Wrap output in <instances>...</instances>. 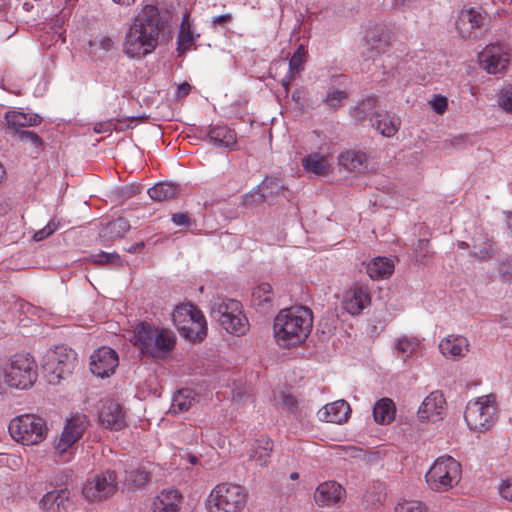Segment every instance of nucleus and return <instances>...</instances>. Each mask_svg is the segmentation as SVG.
I'll list each match as a JSON object with an SVG mask.
<instances>
[{
    "mask_svg": "<svg viewBox=\"0 0 512 512\" xmlns=\"http://www.w3.org/2000/svg\"><path fill=\"white\" fill-rule=\"evenodd\" d=\"M155 327L142 322L135 327L134 330V345L141 350L142 354L147 355L149 348H152V337Z\"/></svg>",
    "mask_w": 512,
    "mask_h": 512,
    "instance_id": "32",
    "label": "nucleus"
},
{
    "mask_svg": "<svg viewBox=\"0 0 512 512\" xmlns=\"http://www.w3.org/2000/svg\"><path fill=\"white\" fill-rule=\"evenodd\" d=\"M478 62L489 74L503 73L510 62V52L503 45L490 44L478 54Z\"/></svg>",
    "mask_w": 512,
    "mask_h": 512,
    "instance_id": "12",
    "label": "nucleus"
},
{
    "mask_svg": "<svg viewBox=\"0 0 512 512\" xmlns=\"http://www.w3.org/2000/svg\"><path fill=\"white\" fill-rule=\"evenodd\" d=\"M69 497L67 489L52 490L43 495L39 505L44 512H65Z\"/></svg>",
    "mask_w": 512,
    "mask_h": 512,
    "instance_id": "24",
    "label": "nucleus"
},
{
    "mask_svg": "<svg viewBox=\"0 0 512 512\" xmlns=\"http://www.w3.org/2000/svg\"><path fill=\"white\" fill-rule=\"evenodd\" d=\"M89 45L91 47L97 46V47H99V49L104 50V51H110L114 47V41L111 37L104 35V36L97 37L93 40H90Z\"/></svg>",
    "mask_w": 512,
    "mask_h": 512,
    "instance_id": "52",
    "label": "nucleus"
},
{
    "mask_svg": "<svg viewBox=\"0 0 512 512\" xmlns=\"http://www.w3.org/2000/svg\"><path fill=\"white\" fill-rule=\"evenodd\" d=\"M302 166L308 173L324 176L329 172L330 163L326 156L319 153H312L302 159Z\"/></svg>",
    "mask_w": 512,
    "mask_h": 512,
    "instance_id": "31",
    "label": "nucleus"
},
{
    "mask_svg": "<svg viewBox=\"0 0 512 512\" xmlns=\"http://www.w3.org/2000/svg\"><path fill=\"white\" fill-rule=\"evenodd\" d=\"M163 29L164 22L159 9L154 5H145L126 29L122 43L123 53L131 59H142L153 53L159 45Z\"/></svg>",
    "mask_w": 512,
    "mask_h": 512,
    "instance_id": "1",
    "label": "nucleus"
},
{
    "mask_svg": "<svg viewBox=\"0 0 512 512\" xmlns=\"http://www.w3.org/2000/svg\"><path fill=\"white\" fill-rule=\"evenodd\" d=\"M469 346L470 344L466 337L461 335H448L440 341L439 350L444 357L457 360L465 357L469 351Z\"/></svg>",
    "mask_w": 512,
    "mask_h": 512,
    "instance_id": "16",
    "label": "nucleus"
},
{
    "mask_svg": "<svg viewBox=\"0 0 512 512\" xmlns=\"http://www.w3.org/2000/svg\"><path fill=\"white\" fill-rule=\"evenodd\" d=\"M151 472L145 466H139L136 469L126 472V482L133 489H141L149 481Z\"/></svg>",
    "mask_w": 512,
    "mask_h": 512,
    "instance_id": "41",
    "label": "nucleus"
},
{
    "mask_svg": "<svg viewBox=\"0 0 512 512\" xmlns=\"http://www.w3.org/2000/svg\"><path fill=\"white\" fill-rule=\"evenodd\" d=\"M281 401L289 410H293L297 407V399L291 394H282Z\"/></svg>",
    "mask_w": 512,
    "mask_h": 512,
    "instance_id": "58",
    "label": "nucleus"
},
{
    "mask_svg": "<svg viewBox=\"0 0 512 512\" xmlns=\"http://www.w3.org/2000/svg\"><path fill=\"white\" fill-rule=\"evenodd\" d=\"M257 187L262 195H266V199L273 195L279 194L282 190H284V185L281 180L271 177L265 178Z\"/></svg>",
    "mask_w": 512,
    "mask_h": 512,
    "instance_id": "46",
    "label": "nucleus"
},
{
    "mask_svg": "<svg viewBox=\"0 0 512 512\" xmlns=\"http://www.w3.org/2000/svg\"><path fill=\"white\" fill-rule=\"evenodd\" d=\"M394 271V264L385 257H377L367 265V274L371 279H384Z\"/></svg>",
    "mask_w": 512,
    "mask_h": 512,
    "instance_id": "37",
    "label": "nucleus"
},
{
    "mask_svg": "<svg viewBox=\"0 0 512 512\" xmlns=\"http://www.w3.org/2000/svg\"><path fill=\"white\" fill-rule=\"evenodd\" d=\"M78 364L77 354L71 348L60 345L46 352L43 370L50 384L56 385L71 375Z\"/></svg>",
    "mask_w": 512,
    "mask_h": 512,
    "instance_id": "4",
    "label": "nucleus"
},
{
    "mask_svg": "<svg viewBox=\"0 0 512 512\" xmlns=\"http://www.w3.org/2000/svg\"><path fill=\"white\" fill-rule=\"evenodd\" d=\"M370 302L371 297L367 289L355 285L345 293L342 305L345 311L356 316L359 315Z\"/></svg>",
    "mask_w": 512,
    "mask_h": 512,
    "instance_id": "15",
    "label": "nucleus"
},
{
    "mask_svg": "<svg viewBox=\"0 0 512 512\" xmlns=\"http://www.w3.org/2000/svg\"><path fill=\"white\" fill-rule=\"evenodd\" d=\"M461 464L451 456L437 458L426 473V483L436 492H445L461 480Z\"/></svg>",
    "mask_w": 512,
    "mask_h": 512,
    "instance_id": "5",
    "label": "nucleus"
},
{
    "mask_svg": "<svg viewBox=\"0 0 512 512\" xmlns=\"http://www.w3.org/2000/svg\"><path fill=\"white\" fill-rule=\"evenodd\" d=\"M143 247H144V242H137V243L131 245L130 247L126 248V251L129 253H136V252L142 250Z\"/></svg>",
    "mask_w": 512,
    "mask_h": 512,
    "instance_id": "62",
    "label": "nucleus"
},
{
    "mask_svg": "<svg viewBox=\"0 0 512 512\" xmlns=\"http://www.w3.org/2000/svg\"><path fill=\"white\" fill-rule=\"evenodd\" d=\"M181 495L175 489L163 490L153 501V512H179Z\"/></svg>",
    "mask_w": 512,
    "mask_h": 512,
    "instance_id": "26",
    "label": "nucleus"
},
{
    "mask_svg": "<svg viewBox=\"0 0 512 512\" xmlns=\"http://www.w3.org/2000/svg\"><path fill=\"white\" fill-rule=\"evenodd\" d=\"M194 316L188 319L185 327L179 329L180 334L191 341H201L207 333L206 320L202 312H194Z\"/></svg>",
    "mask_w": 512,
    "mask_h": 512,
    "instance_id": "25",
    "label": "nucleus"
},
{
    "mask_svg": "<svg viewBox=\"0 0 512 512\" xmlns=\"http://www.w3.org/2000/svg\"><path fill=\"white\" fill-rule=\"evenodd\" d=\"M117 489L116 472L106 470L88 478L82 488V494L89 502H99L112 497Z\"/></svg>",
    "mask_w": 512,
    "mask_h": 512,
    "instance_id": "11",
    "label": "nucleus"
},
{
    "mask_svg": "<svg viewBox=\"0 0 512 512\" xmlns=\"http://www.w3.org/2000/svg\"><path fill=\"white\" fill-rule=\"evenodd\" d=\"M369 120L371 126L384 137L394 136L401 126V120L398 116L383 111L374 112L372 116L369 117Z\"/></svg>",
    "mask_w": 512,
    "mask_h": 512,
    "instance_id": "22",
    "label": "nucleus"
},
{
    "mask_svg": "<svg viewBox=\"0 0 512 512\" xmlns=\"http://www.w3.org/2000/svg\"><path fill=\"white\" fill-rule=\"evenodd\" d=\"M114 3L122 6H130L136 2V0H112Z\"/></svg>",
    "mask_w": 512,
    "mask_h": 512,
    "instance_id": "63",
    "label": "nucleus"
},
{
    "mask_svg": "<svg viewBox=\"0 0 512 512\" xmlns=\"http://www.w3.org/2000/svg\"><path fill=\"white\" fill-rule=\"evenodd\" d=\"M422 347L417 337L403 336L395 340L394 352L398 358L403 360L416 354Z\"/></svg>",
    "mask_w": 512,
    "mask_h": 512,
    "instance_id": "33",
    "label": "nucleus"
},
{
    "mask_svg": "<svg viewBox=\"0 0 512 512\" xmlns=\"http://www.w3.org/2000/svg\"><path fill=\"white\" fill-rule=\"evenodd\" d=\"M273 302L274 293L269 283H261L253 289L251 303L259 312H269L273 308Z\"/></svg>",
    "mask_w": 512,
    "mask_h": 512,
    "instance_id": "27",
    "label": "nucleus"
},
{
    "mask_svg": "<svg viewBox=\"0 0 512 512\" xmlns=\"http://www.w3.org/2000/svg\"><path fill=\"white\" fill-rule=\"evenodd\" d=\"M307 53L308 52L304 44H300L297 47L289 60V70L292 72V74L299 75L303 71V65L306 61Z\"/></svg>",
    "mask_w": 512,
    "mask_h": 512,
    "instance_id": "45",
    "label": "nucleus"
},
{
    "mask_svg": "<svg viewBox=\"0 0 512 512\" xmlns=\"http://www.w3.org/2000/svg\"><path fill=\"white\" fill-rule=\"evenodd\" d=\"M273 449V442L269 438H261L254 442L249 453V459L260 466H265Z\"/></svg>",
    "mask_w": 512,
    "mask_h": 512,
    "instance_id": "36",
    "label": "nucleus"
},
{
    "mask_svg": "<svg viewBox=\"0 0 512 512\" xmlns=\"http://www.w3.org/2000/svg\"><path fill=\"white\" fill-rule=\"evenodd\" d=\"M5 383L17 389H27L37 379L35 363L25 355H15L4 369Z\"/></svg>",
    "mask_w": 512,
    "mask_h": 512,
    "instance_id": "10",
    "label": "nucleus"
},
{
    "mask_svg": "<svg viewBox=\"0 0 512 512\" xmlns=\"http://www.w3.org/2000/svg\"><path fill=\"white\" fill-rule=\"evenodd\" d=\"M190 89H191V86L187 82L182 83L177 88V96L178 97L186 96L190 92Z\"/></svg>",
    "mask_w": 512,
    "mask_h": 512,
    "instance_id": "61",
    "label": "nucleus"
},
{
    "mask_svg": "<svg viewBox=\"0 0 512 512\" xmlns=\"http://www.w3.org/2000/svg\"><path fill=\"white\" fill-rule=\"evenodd\" d=\"M246 502V491L237 484H218L209 496L210 512H241Z\"/></svg>",
    "mask_w": 512,
    "mask_h": 512,
    "instance_id": "9",
    "label": "nucleus"
},
{
    "mask_svg": "<svg viewBox=\"0 0 512 512\" xmlns=\"http://www.w3.org/2000/svg\"><path fill=\"white\" fill-rule=\"evenodd\" d=\"M56 228L57 225L54 222H49L44 228L34 233L33 239L35 241H42L53 234Z\"/></svg>",
    "mask_w": 512,
    "mask_h": 512,
    "instance_id": "55",
    "label": "nucleus"
},
{
    "mask_svg": "<svg viewBox=\"0 0 512 512\" xmlns=\"http://www.w3.org/2000/svg\"><path fill=\"white\" fill-rule=\"evenodd\" d=\"M210 313L228 333L240 335L246 331L247 318L239 301L217 297L212 301Z\"/></svg>",
    "mask_w": 512,
    "mask_h": 512,
    "instance_id": "6",
    "label": "nucleus"
},
{
    "mask_svg": "<svg viewBox=\"0 0 512 512\" xmlns=\"http://www.w3.org/2000/svg\"><path fill=\"white\" fill-rule=\"evenodd\" d=\"M175 342L176 339L173 332L166 329L160 330L155 327L152 337V348H149L147 355L162 358L172 351L175 346Z\"/></svg>",
    "mask_w": 512,
    "mask_h": 512,
    "instance_id": "20",
    "label": "nucleus"
},
{
    "mask_svg": "<svg viewBox=\"0 0 512 512\" xmlns=\"http://www.w3.org/2000/svg\"><path fill=\"white\" fill-rule=\"evenodd\" d=\"M8 431L14 441L33 446L47 438L49 429L46 420L42 417L35 414H22L10 421Z\"/></svg>",
    "mask_w": 512,
    "mask_h": 512,
    "instance_id": "3",
    "label": "nucleus"
},
{
    "mask_svg": "<svg viewBox=\"0 0 512 512\" xmlns=\"http://www.w3.org/2000/svg\"><path fill=\"white\" fill-rule=\"evenodd\" d=\"M446 400L440 391H433L422 401L417 417L421 422H437L443 419Z\"/></svg>",
    "mask_w": 512,
    "mask_h": 512,
    "instance_id": "13",
    "label": "nucleus"
},
{
    "mask_svg": "<svg viewBox=\"0 0 512 512\" xmlns=\"http://www.w3.org/2000/svg\"><path fill=\"white\" fill-rule=\"evenodd\" d=\"M344 489L335 481L321 483L315 493L314 499L319 506H333L343 497Z\"/></svg>",
    "mask_w": 512,
    "mask_h": 512,
    "instance_id": "21",
    "label": "nucleus"
},
{
    "mask_svg": "<svg viewBox=\"0 0 512 512\" xmlns=\"http://www.w3.org/2000/svg\"><path fill=\"white\" fill-rule=\"evenodd\" d=\"M351 408L345 400H337L323 406L317 413L322 421L341 424L350 417Z\"/></svg>",
    "mask_w": 512,
    "mask_h": 512,
    "instance_id": "19",
    "label": "nucleus"
},
{
    "mask_svg": "<svg viewBox=\"0 0 512 512\" xmlns=\"http://www.w3.org/2000/svg\"><path fill=\"white\" fill-rule=\"evenodd\" d=\"M313 325L312 311L305 306L281 310L274 319V337L279 346L289 348L303 343Z\"/></svg>",
    "mask_w": 512,
    "mask_h": 512,
    "instance_id": "2",
    "label": "nucleus"
},
{
    "mask_svg": "<svg viewBox=\"0 0 512 512\" xmlns=\"http://www.w3.org/2000/svg\"><path fill=\"white\" fill-rule=\"evenodd\" d=\"M118 362V355L113 349L102 347L91 355L90 370L98 377H109L114 373Z\"/></svg>",
    "mask_w": 512,
    "mask_h": 512,
    "instance_id": "14",
    "label": "nucleus"
},
{
    "mask_svg": "<svg viewBox=\"0 0 512 512\" xmlns=\"http://www.w3.org/2000/svg\"><path fill=\"white\" fill-rule=\"evenodd\" d=\"M496 412L494 395H485L467 403L464 419L470 430L483 433L494 426Z\"/></svg>",
    "mask_w": 512,
    "mask_h": 512,
    "instance_id": "8",
    "label": "nucleus"
},
{
    "mask_svg": "<svg viewBox=\"0 0 512 512\" xmlns=\"http://www.w3.org/2000/svg\"><path fill=\"white\" fill-rule=\"evenodd\" d=\"M498 104L506 112L512 113V86L501 90L498 96Z\"/></svg>",
    "mask_w": 512,
    "mask_h": 512,
    "instance_id": "50",
    "label": "nucleus"
},
{
    "mask_svg": "<svg viewBox=\"0 0 512 512\" xmlns=\"http://www.w3.org/2000/svg\"><path fill=\"white\" fill-rule=\"evenodd\" d=\"M348 93L345 90H339L335 87H329L323 102L331 109H339L347 100Z\"/></svg>",
    "mask_w": 512,
    "mask_h": 512,
    "instance_id": "43",
    "label": "nucleus"
},
{
    "mask_svg": "<svg viewBox=\"0 0 512 512\" xmlns=\"http://www.w3.org/2000/svg\"><path fill=\"white\" fill-rule=\"evenodd\" d=\"M7 126L15 132L23 130L22 128L37 126L41 123L42 118L35 113H23L18 111H8L5 114Z\"/></svg>",
    "mask_w": 512,
    "mask_h": 512,
    "instance_id": "28",
    "label": "nucleus"
},
{
    "mask_svg": "<svg viewBox=\"0 0 512 512\" xmlns=\"http://www.w3.org/2000/svg\"><path fill=\"white\" fill-rule=\"evenodd\" d=\"M88 426V419L83 414H76L64 424L62 432L53 441L55 455L66 463L74 457L75 444L82 438Z\"/></svg>",
    "mask_w": 512,
    "mask_h": 512,
    "instance_id": "7",
    "label": "nucleus"
},
{
    "mask_svg": "<svg viewBox=\"0 0 512 512\" xmlns=\"http://www.w3.org/2000/svg\"><path fill=\"white\" fill-rule=\"evenodd\" d=\"M188 19V14H185L177 38V51L179 53V56H182L186 51H188L194 45L195 42L194 35L191 30Z\"/></svg>",
    "mask_w": 512,
    "mask_h": 512,
    "instance_id": "38",
    "label": "nucleus"
},
{
    "mask_svg": "<svg viewBox=\"0 0 512 512\" xmlns=\"http://www.w3.org/2000/svg\"><path fill=\"white\" fill-rule=\"evenodd\" d=\"M396 408L389 398H382L373 407V417L379 424H389L395 418Z\"/></svg>",
    "mask_w": 512,
    "mask_h": 512,
    "instance_id": "35",
    "label": "nucleus"
},
{
    "mask_svg": "<svg viewBox=\"0 0 512 512\" xmlns=\"http://www.w3.org/2000/svg\"><path fill=\"white\" fill-rule=\"evenodd\" d=\"M266 200V195H262L258 187L244 194L241 197L240 205L245 208H255Z\"/></svg>",
    "mask_w": 512,
    "mask_h": 512,
    "instance_id": "47",
    "label": "nucleus"
},
{
    "mask_svg": "<svg viewBox=\"0 0 512 512\" xmlns=\"http://www.w3.org/2000/svg\"><path fill=\"white\" fill-rule=\"evenodd\" d=\"M298 74H292V72L289 70L287 75L282 79L281 81V84H282V87L284 88V91L286 93V95L288 94L289 92V87H290V83L291 81L297 76Z\"/></svg>",
    "mask_w": 512,
    "mask_h": 512,
    "instance_id": "60",
    "label": "nucleus"
},
{
    "mask_svg": "<svg viewBox=\"0 0 512 512\" xmlns=\"http://www.w3.org/2000/svg\"><path fill=\"white\" fill-rule=\"evenodd\" d=\"M207 137L216 147L232 149L237 143L236 133L225 125L210 128Z\"/></svg>",
    "mask_w": 512,
    "mask_h": 512,
    "instance_id": "29",
    "label": "nucleus"
},
{
    "mask_svg": "<svg viewBox=\"0 0 512 512\" xmlns=\"http://www.w3.org/2000/svg\"><path fill=\"white\" fill-rule=\"evenodd\" d=\"M485 17L476 9H463L456 20V29L463 38L473 37V32L484 22Z\"/></svg>",
    "mask_w": 512,
    "mask_h": 512,
    "instance_id": "17",
    "label": "nucleus"
},
{
    "mask_svg": "<svg viewBox=\"0 0 512 512\" xmlns=\"http://www.w3.org/2000/svg\"><path fill=\"white\" fill-rule=\"evenodd\" d=\"M15 133L20 141L30 142L35 147H39L43 143L41 138L33 131L20 130Z\"/></svg>",
    "mask_w": 512,
    "mask_h": 512,
    "instance_id": "51",
    "label": "nucleus"
},
{
    "mask_svg": "<svg viewBox=\"0 0 512 512\" xmlns=\"http://www.w3.org/2000/svg\"><path fill=\"white\" fill-rule=\"evenodd\" d=\"M99 420L103 427L116 431L123 429L126 425L122 408L114 401H109L103 406Z\"/></svg>",
    "mask_w": 512,
    "mask_h": 512,
    "instance_id": "18",
    "label": "nucleus"
},
{
    "mask_svg": "<svg viewBox=\"0 0 512 512\" xmlns=\"http://www.w3.org/2000/svg\"><path fill=\"white\" fill-rule=\"evenodd\" d=\"M179 189L178 186L172 183H157L149 188L147 193L151 199L155 201H165L176 197Z\"/></svg>",
    "mask_w": 512,
    "mask_h": 512,
    "instance_id": "39",
    "label": "nucleus"
},
{
    "mask_svg": "<svg viewBox=\"0 0 512 512\" xmlns=\"http://www.w3.org/2000/svg\"><path fill=\"white\" fill-rule=\"evenodd\" d=\"M172 221L174 224H176L178 226H186V225H189V223H190L189 216L186 213L173 214Z\"/></svg>",
    "mask_w": 512,
    "mask_h": 512,
    "instance_id": "57",
    "label": "nucleus"
},
{
    "mask_svg": "<svg viewBox=\"0 0 512 512\" xmlns=\"http://www.w3.org/2000/svg\"><path fill=\"white\" fill-rule=\"evenodd\" d=\"M94 261L98 264L112 263V264L121 265L120 256L116 253L101 252L94 256Z\"/></svg>",
    "mask_w": 512,
    "mask_h": 512,
    "instance_id": "53",
    "label": "nucleus"
},
{
    "mask_svg": "<svg viewBox=\"0 0 512 512\" xmlns=\"http://www.w3.org/2000/svg\"><path fill=\"white\" fill-rule=\"evenodd\" d=\"M430 104L433 110L438 114H443L447 109V98L441 95H434Z\"/></svg>",
    "mask_w": 512,
    "mask_h": 512,
    "instance_id": "54",
    "label": "nucleus"
},
{
    "mask_svg": "<svg viewBox=\"0 0 512 512\" xmlns=\"http://www.w3.org/2000/svg\"><path fill=\"white\" fill-rule=\"evenodd\" d=\"M378 100L374 96L363 99L360 103L350 108V115L356 121H363L372 116L373 110L377 107Z\"/></svg>",
    "mask_w": 512,
    "mask_h": 512,
    "instance_id": "40",
    "label": "nucleus"
},
{
    "mask_svg": "<svg viewBox=\"0 0 512 512\" xmlns=\"http://www.w3.org/2000/svg\"><path fill=\"white\" fill-rule=\"evenodd\" d=\"M395 512H427V507L420 501L409 500L399 503L395 507Z\"/></svg>",
    "mask_w": 512,
    "mask_h": 512,
    "instance_id": "48",
    "label": "nucleus"
},
{
    "mask_svg": "<svg viewBox=\"0 0 512 512\" xmlns=\"http://www.w3.org/2000/svg\"><path fill=\"white\" fill-rule=\"evenodd\" d=\"M196 400V394L191 389H180L177 391L169 408V413L179 414L188 411Z\"/></svg>",
    "mask_w": 512,
    "mask_h": 512,
    "instance_id": "34",
    "label": "nucleus"
},
{
    "mask_svg": "<svg viewBox=\"0 0 512 512\" xmlns=\"http://www.w3.org/2000/svg\"><path fill=\"white\" fill-rule=\"evenodd\" d=\"M198 310L196 306L190 303L176 306L171 316L177 329L179 330L181 327H185V324L188 323V319L195 317L194 312Z\"/></svg>",
    "mask_w": 512,
    "mask_h": 512,
    "instance_id": "42",
    "label": "nucleus"
},
{
    "mask_svg": "<svg viewBox=\"0 0 512 512\" xmlns=\"http://www.w3.org/2000/svg\"><path fill=\"white\" fill-rule=\"evenodd\" d=\"M470 255L480 261L492 258L495 248L492 239L487 234H478L472 238Z\"/></svg>",
    "mask_w": 512,
    "mask_h": 512,
    "instance_id": "30",
    "label": "nucleus"
},
{
    "mask_svg": "<svg viewBox=\"0 0 512 512\" xmlns=\"http://www.w3.org/2000/svg\"><path fill=\"white\" fill-rule=\"evenodd\" d=\"M498 273L503 282L512 283V257H507L499 261Z\"/></svg>",
    "mask_w": 512,
    "mask_h": 512,
    "instance_id": "49",
    "label": "nucleus"
},
{
    "mask_svg": "<svg viewBox=\"0 0 512 512\" xmlns=\"http://www.w3.org/2000/svg\"><path fill=\"white\" fill-rule=\"evenodd\" d=\"M338 163L346 171L365 173L369 169V158L363 151L349 150L338 156Z\"/></svg>",
    "mask_w": 512,
    "mask_h": 512,
    "instance_id": "23",
    "label": "nucleus"
},
{
    "mask_svg": "<svg viewBox=\"0 0 512 512\" xmlns=\"http://www.w3.org/2000/svg\"><path fill=\"white\" fill-rule=\"evenodd\" d=\"M372 47L378 52H381L385 50L386 43L380 40L379 43L373 44Z\"/></svg>",
    "mask_w": 512,
    "mask_h": 512,
    "instance_id": "64",
    "label": "nucleus"
},
{
    "mask_svg": "<svg viewBox=\"0 0 512 512\" xmlns=\"http://www.w3.org/2000/svg\"><path fill=\"white\" fill-rule=\"evenodd\" d=\"M130 228L131 226L128 220L120 217L109 222L105 228V231L109 238H120L123 237L124 234L130 230Z\"/></svg>",
    "mask_w": 512,
    "mask_h": 512,
    "instance_id": "44",
    "label": "nucleus"
},
{
    "mask_svg": "<svg viewBox=\"0 0 512 512\" xmlns=\"http://www.w3.org/2000/svg\"><path fill=\"white\" fill-rule=\"evenodd\" d=\"M233 19L232 15L230 13L215 16L212 18V24L215 27L216 25H222L228 22H231Z\"/></svg>",
    "mask_w": 512,
    "mask_h": 512,
    "instance_id": "59",
    "label": "nucleus"
},
{
    "mask_svg": "<svg viewBox=\"0 0 512 512\" xmlns=\"http://www.w3.org/2000/svg\"><path fill=\"white\" fill-rule=\"evenodd\" d=\"M499 493L504 499L512 502V479H509L500 485Z\"/></svg>",
    "mask_w": 512,
    "mask_h": 512,
    "instance_id": "56",
    "label": "nucleus"
}]
</instances>
